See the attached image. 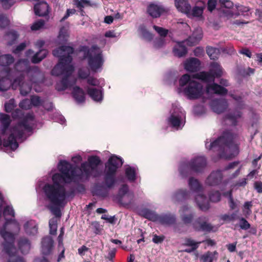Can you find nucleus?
<instances>
[{
  "mask_svg": "<svg viewBox=\"0 0 262 262\" xmlns=\"http://www.w3.org/2000/svg\"><path fill=\"white\" fill-rule=\"evenodd\" d=\"M236 135L229 130L224 131L221 136L206 146L209 150L219 151L220 158L230 159L238 154L239 149L237 144L234 142Z\"/></svg>",
  "mask_w": 262,
  "mask_h": 262,
  "instance_id": "1",
  "label": "nucleus"
},
{
  "mask_svg": "<svg viewBox=\"0 0 262 262\" xmlns=\"http://www.w3.org/2000/svg\"><path fill=\"white\" fill-rule=\"evenodd\" d=\"M34 120V116L33 114L28 113L21 120L12 127L11 133L9 135L8 138L3 140V146L9 147L12 150L16 149L18 147V143L16 138H22L25 130L27 132H31L33 130Z\"/></svg>",
  "mask_w": 262,
  "mask_h": 262,
  "instance_id": "2",
  "label": "nucleus"
},
{
  "mask_svg": "<svg viewBox=\"0 0 262 262\" xmlns=\"http://www.w3.org/2000/svg\"><path fill=\"white\" fill-rule=\"evenodd\" d=\"M58 168L60 173H56L52 176L53 184L51 185L64 187L60 184L61 180L66 183H69L73 181L76 177L80 175L77 174L76 166H74L66 160L60 161L58 165Z\"/></svg>",
  "mask_w": 262,
  "mask_h": 262,
  "instance_id": "3",
  "label": "nucleus"
},
{
  "mask_svg": "<svg viewBox=\"0 0 262 262\" xmlns=\"http://www.w3.org/2000/svg\"><path fill=\"white\" fill-rule=\"evenodd\" d=\"M179 85L182 88L186 86L184 92L189 99H197L203 95L202 84L191 79V77L188 74L183 75L180 78Z\"/></svg>",
  "mask_w": 262,
  "mask_h": 262,
  "instance_id": "4",
  "label": "nucleus"
},
{
  "mask_svg": "<svg viewBox=\"0 0 262 262\" xmlns=\"http://www.w3.org/2000/svg\"><path fill=\"white\" fill-rule=\"evenodd\" d=\"M84 59L87 60L89 70L96 73L102 69L104 62L102 52L97 45H93L90 49L84 51Z\"/></svg>",
  "mask_w": 262,
  "mask_h": 262,
  "instance_id": "5",
  "label": "nucleus"
},
{
  "mask_svg": "<svg viewBox=\"0 0 262 262\" xmlns=\"http://www.w3.org/2000/svg\"><path fill=\"white\" fill-rule=\"evenodd\" d=\"M14 70L18 74L17 76L23 75V78H29L30 81L37 82L40 71L36 66L31 67L28 59H19L14 65Z\"/></svg>",
  "mask_w": 262,
  "mask_h": 262,
  "instance_id": "6",
  "label": "nucleus"
},
{
  "mask_svg": "<svg viewBox=\"0 0 262 262\" xmlns=\"http://www.w3.org/2000/svg\"><path fill=\"white\" fill-rule=\"evenodd\" d=\"M47 199L54 205L61 206L66 199L64 187H59L47 183L43 187Z\"/></svg>",
  "mask_w": 262,
  "mask_h": 262,
  "instance_id": "7",
  "label": "nucleus"
},
{
  "mask_svg": "<svg viewBox=\"0 0 262 262\" xmlns=\"http://www.w3.org/2000/svg\"><path fill=\"white\" fill-rule=\"evenodd\" d=\"M73 58L72 56L67 55L59 59L58 62L51 71L52 75L59 77L60 76H71L74 71V66L71 64Z\"/></svg>",
  "mask_w": 262,
  "mask_h": 262,
  "instance_id": "8",
  "label": "nucleus"
},
{
  "mask_svg": "<svg viewBox=\"0 0 262 262\" xmlns=\"http://www.w3.org/2000/svg\"><path fill=\"white\" fill-rule=\"evenodd\" d=\"M12 222H16V221L12 219H7L3 228L0 230V235L4 240L3 243L4 251L9 254L16 251V247L14 245V235L12 233L6 230L8 223Z\"/></svg>",
  "mask_w": 262,
  "mask_h": 262,
  "instance_id": "9",
  "label": "nucleus"
},
{
  "mask_svg": "<svg viewBox=\"0 0 262 262\" xmlns=\"http://www.w3.org/2000/svg\"><path fill=\"white\" fill-rule=\"evenodd\" d=\"M23 75L16 76L12 81L11 88L13 90H16L19 88L20 94L23 96H27L32 90V83L34 82L30 81L29 78H27L28 81H25Z\"/></svg>",
  "mask_w": 262,
  "mask_h": 262,
  "instance_id": "10",
  "label": "nucleus"
},
{
  "mask_svg": "<svg viewBox=\"0 0 262 262\" xmlns=\"http://www.w3.org/2000/svg\"><path fill=\"white\" fill-rule=\"evenodd\" d=\"M128 185L127 184H123L119 188L118 193L115 197L118 203L124 207L129 206L133 200V194L128 193Z\"/></svg>",
  "mask_w": 262,
  "mask_h": 262,
  "instance_id": "11",
  "label": "nucleus"
},
{
  "mask_svg": "<svg viewBox=\"0 0 262 262\" xmlns=\"http://www.w3.org/2000/svg\"><path fill=\"white\" fill-rule=\"evenodd\" d=\"M189 162L191 170L197 173L203 172L207 165V160L204 156L196 157Z\"/></svg>",
  "mask_w": 262,
  "mask_h": 262,
  "instance_id": "12",
  "label": "nucleus"
},
{
  "mask_svg": "<svg viewBox=\"0 0 262 262\" xmlns=\"http://www.w3.org/2000/svg\"><path fill=\"white\" fill-rule=\"evenodd\" d=\"M123 164V159L116 155L111 156L105 164V170L116 173Z\"/></svg>",
  "mask_w": 262,
  "mask_h": 262,
  "instance_id": "13",
  "label": "nucleus"
},
{
  "mask_svg": "<svg viewBox=\"0 0 262 262\" xmlns=\"http://www.w3.org/2000/svg\"><path fill=\"white\" fill-rule=\"evenodd\" d=\"M207 221L206 216H200L193 221L192 227L197 231L210 232L213 227L210 224L207 222Z\"/></svg>",
  "mask_w": 262,
  "mask_h": 262,
  "instance_id": "14",
  "label": "nucleus"
},
{
  "mask_svg": "<svg viewBox=\"0 0 262 262\" xmlns=\"http://www.w3.org/2000/svg\"><path fill=\"white\" fill-rule=\"evenodd\" d=\"M227 101L225 99H215L210 103L211 110L219 114L223 113L228 107Z\"/></svg>",
  "mask_w": 262,
  "mask_h": 262,
  "instance_id": "15",
  "label": "nucleus"
},
{
  "mask_svg": "<svg viewBox=\"0 0 262 262\" xmlns=\"http://www.w3.org/2000/svg\"><path fill=\"white\" fill-rule=\"evenodd\" d=\"M206 91L207 93H213L220 96H225L228 92L227 89L214 82L207 84Z\"/></svg>",
  "mask_w": 262,
  "mask_h": 262,
  "instance_id": "16",
  "label": "nucleus"
},
{
  "mask_svg": "<svg viewBox=\"0 0 262 262\" xmlns=\"http://www.w3.org/2000/svg\"><path fill=\"white\" fill-rule=\"evenodd\" d=\"M74 49L73 47L63 45L53 50L52 54L54 56L59 57V59L62 57H66L67 55L72 56Z\"/></svg>",
  "mask_w": 262,
  "mask_h": 262,
  "instance_id": "17",
  "label": "nucleus"
},
{
  "mask_svg": "<svg viewBox=\"0 0 262 262\" xmlns=\"http://www.w3.org/2000/svg\"><path fill=\"white\" fill-rule=\"evenodd\" d=\"M223 179L222 171L217 170L212 172L207 177L206 183L209 186H216L219 185Z\"/></svg>",
  "mask_w": 262,
  "mask_h": 262,
  "instance_id": "18",
  "label": "nucleus"
},
{
  "mask_svg": "<svg viewBox=\"0 0 262 262\" xmlns=\"http://www.w3.org/2000/svg\"><path fill=\"white\" fill-rule=\"evenodd\" d=\"M77 167V169H78ZM79 170L81 171V173L77 174V175H80L79 176H77L76 178H78L79 179H81L82 177H84L86 180H89L90 178L92 176L93 172L95 171H92L91 168L89 167V164L86 162H83L81 164L80 168H79ZM98 174L95 173L93 175L94 178H96L98 177Z\"/></svg>",
  "mask_w": 262,
  "mask_h": 262,
  "instance_id": "19",
  "label": "nucleus"
},
{
  "mask_svg": "<svg viewBox=\"0 0 262 262\" xmlns=\"http://www.w3.org/2000/svg\"><path fill=\"white\" fill-rule=\"evenodd\" d=\"M201 62L199 59L194 57L190 58L184 63L185 69L189 72H197L200 70Z\"/></svg>",
  "mask_w": 262,
  "mask_h": 262,
  "instance_id": "20",
  "label": "nucleus"
},
{
  "mask_svg": "<svg viewBox=\"0 0 262 262\" xmlns=\"http://www.w3.org/2000/svg\"><path fill=\"white\" fill-rule=\"evenodd\" d=\"M147 11L148 14L153 18H158L165 12L166 10L162 6L150 4L147 7Z\"/></svg>",
  "mask_w": 262,
  "mask_h": 262,
  "instance_id": "21",
  "label": "nucleus"
},
{
  "mask_svg": "<svg viewBox=\"0 0 262 262\" xmlns=\"http://www.w3.org/2000/svg\"><path fill=\"white\" fill-rule=\"evenodd\" d=\"M53 246V240L49 236L44 237L41 241V252L43 255H48L51 252Z\"/></svg>",
  "mask_w": 262,
  "mask_h": 262,
  "instance_id": "22",
  "label": "nucleus"
},
{
  "mask_svg": "<svg viewBox=\"0 0 262 262\" xmlns=\"http://www.w3.org/2000/svg\"><path fill=\"white\" fill-rule=\"evenodd\" d=\"M190 192L186 189H180L175 191L172 195V199L175 202H182L187 200Z\"/></svg>",
  "mask_w": 262,
  "mask_h": 262,
  "instance_id": "23",
  "label": "nucleus"
},
{
  "mask_svg": "<svg viewBox=\"0 0 262 262\" xmlns=\"http://www.w3.org/2000/svg\"><path fill=\"white\" fill-rule=\"evenodd\" d=\"M35 14L39 16L47 15L49 13V6L46 2H40L34 5Z\"/></svg>",
  "mask_w": 262,
  "mask_h": 262,
  "instance_id": "24",
  "label": "nucleus"
},
{
  "mask_svg": "<svg viewBox=\"0 0 262 262\" xmlns=\"http://www.w3.org/2000/svg\"><path fill=\"white\" fill-rule=\"evenodd\" d=\"M17 246L21 253L27 254L31 248V243L27 237H21L18 239Z\"/></svg>",
  "mask_w": 262,
  "mask_h": 262,
  "instance_id": "25",
  "label": "nucleus"
},
{
  "mask_svg": "<svg viewBox=\"0 0 262 262\" xmlns=\"http://www.w3.org/2000/svg\"><path fill=\"white\" fill-rule=\"evenodd\" d=\"M115 173L106 170L104 176V184L107 188H112L116 182Z\"/></svg>",
  "mask_w": 262,
  "mask_h": 262,
  "instance_id": "26",
  "label": "nucleus"
},
{
  "mask_svg": "<svg viewBox=\"0 0 262 262\" xmlns=\"http://www.w3.org/2000/svg\"><path fill=\"white\" fill-rule=\"evenodd\" d=\"M14 61V57L10 54H5L0 56V65L5 67V70L7 74H9L11 71L8 67Z\"/></svg>",
  "mask_w": 262,
  "mask_h": 262,
  "instance_id": "27",
  "label": "nucleus"
},
{
  "mask_svg": "<svg viewBox=\"0 0 262 262\" xmlns=\"http://www.w3.org/2000/svg\"><path fill=\"white\" fill-rule=\"evenodd\" d=\"M72 94L77 103H80L85 101V93L83 89L79 86L73 87Z\"/></svg>",
  "mask_w": 262,
  "mask_h": 262,
  "instance_id": "28",
  "label": "nucleus"
},
{
  "mask_svg": "<svg viewBox=\"0 0 262 262\" xmlns=\"http://www.w3.org/2000/svg\"><path fill=\"white\" fill-rule=\"evenodd\" d=\"M195 201L199 207L203 211L209 209V203L207 200L206 196L203 194H199L195 196Z\"/></svg>",
  "mask_w": 262,
  "mask_h": 262,
  "instance_id": "29",
  "label": "nucleus"
},
{
  "mask_svg": "<svg viewBox=\"0 0 262 262\" xmlns=\"http://www.w3.org/2000/svg\"><path fill=\"white\" fill-rule=\"evenodd\" d=\"M174 5L177 10L184 14L188 12L191 6L187 0H174Z\"/></svg>",
  "mask_w": 262,
  "mask_h": 262,
  "instance_id": "30",
  "label": "nucleus"
},
{
  "mask_svg": "<svg viewBox=\"0 0 262 262\" xmlns=\"http://www.w3.org/2000/svg\"><path fill=\"white\" fill-rule=\"evenodd\" d=\"M0 122L2 124V134L5 135L11 123L10 116L4 113H0Z\"/></svg>",
  "mask_w": 262,
  "mask_h": 262,
  "instance_id": "31",
  "label": "nucleus"
},
{
  "mask_svg": "<svg viewBox=\"0 0 262 262\" xmlns=\"http://www.w3.org/2000/svg\"><path fill=\"white\" fill-rule=\"evenodd\" d=\"M193 78L201 80L205 82H214V77L210 72H201L193 75Z\"/></svg>",
  "mask_w": 262,
  "mask_h": 262,
  "instance_id": "32",
  "label": "nucleus"
},
{
  "mask_svg": "<svg viewBox=\"0 0 262 262\" xmlns=\"http://www.w3.org/2000/svg\"><path fill=\"white\" fill-rule=\"evenodd\" d=\"M31 105L32 104L34 106L38 107L39 106H42L46 110L50 111L52 108V104L51 103L49 104V106H46L44 104L43 101L40 99V97L38 96L33 95L31 97L30 99Z\"/></svg>",
  "mask_w": 262,
  "mask_h": 262,
  "instance_id": "33",
  "label": "nucleus"
},
{
  "mask_svg": "<svg viewBox=\"0 0 262 262\" xmlns=\"http://www.w3.org/2000/svg\"><path fill=\"white\" fill-rule=\"evenodd\" d=\"M88 94L94 101L100 102L103 99V94L101 90L96 88H89L87 90Z\"/></svg>",
  "mask_w": 262,
  "mask_h": 262,
  "instance_id": "34",
  "label": "nucleus"
},
{
  "mask_svg": "<svg viewBox=\"0 0 262 262\" xmlns=\"http://www.w3.org/2000/svg\"><path fill=\"white\" fill-rule=\"evenodd\" d=\"M157 220L162 224L170 225L176 223V219L173 214H166L160 216L158 215Z\"/></svg>",
  "mask_w": 262,
  "mask_h": 262,
  "instance_id": "35",
  "label": "nucleus"
},
{
  "mask_svg": "<svg viewBox=\"0 0 262 262\" xmlns=\"http://www.w3.org/2000/svg\"><path fill=\"white\" fill-rule=\"evenodd\" d=\"M173 52L176 56L182 57L186 55L187 53V49L185 46L184 45L183 42H179L176 46L173 49Z\"/></svg>",
  "mask_w": 262,
  "mask_h": 262,
  "instance_id": "36",
  "label": "nucleus"
},
{
  "mask_svg": "<svg viewBox=\"0 0 262 262\" xmlns=\"http://www.w3.org/2000/svg\"><path fill=\"white\" fill-rule=\"evenodd\" d=\"M70 76L67 75L63 76L61 80L56 83V89L58 91H62L70 86L71 84L69 79Z\"/></svg>",
  "mask_w": 262,
  "mask_h": 262,
  "instance_id": "37",
  "label": "nucleus"
},
{
  "mask_svg": "<svg viewBox=\"0 0 262 262\" xmlns=\"http://www.w3.org/2000/svg\"><path fill=\"white\" fill-rule=\"evenodd\" d=\"M137 170L135 167L128 166L125 169V175L130 182H134L137 179Z\"/></svg>",
  "mask_w": 262,
  "mask_h": 262,
  "instance_id": "38",
  "label": "nucleus"
},
{
  "mask_svg": "<svg viewBox=\"0 0 262 262\" xmlns=\"http://www.w3.org/2000/svg\"><path fill=\"white\" fill-rule=\"evenodd\" d=\"M86 162L92 171H97V167L101 164V161L98 156H91L89 157Z\"/></svg>",
  "mask_w": 262,
  "mask_h": 262,
  "instance_id": "39",
  "label": "nucleus"
},
{
  "mask_svg": "<svg viewBox=\"0 0 262 262\" xmlns=\"http://www.w3.org/2000/svg\"><path fill=\"white\" fill-rule=\"evenodd\" d=\"M242 116V113L239 111H235L225 115V118L230 120L232 124L236 126L237 124V119Z\"/></svg>",
  "mask_w": 262,
  "mask_h": 262,
  "instance_id": "40",
  "label": "nucleus"
},
{
  "mask_svg": "<svg viewBox=\"0 0 262 262\" xmlns=\"http://www.w3.org/2000/svg\"><path fill=\"white\" fill-rule=\"evenodd\" d=\"M210 69L209 71L213 75L214 78H219L222 76L223 68L217 62H213L211 63Z\"/></svg>",
  "mask_w": 262,
  "mask_h": 262,
  "instance_id": "41",
  "label": "nucleus"
},
{
  "mask_svg": "<svg viewBox=\"0 0 262 262\" xmlns=\"http://www.w3.org/2000/svg\"><path fill=\"white\" fill-rule=\"evenodd\" d=\"M168 121L172 127L178 129L181 124V117L179 115L172 114L169 117Z\"/></svg>",
  "mask_w": 262,
  "mask_h": 262,
  "instance_id": "42",
  "label": "nucleus"
},
{
  "mask_svg": "<svg viewBox=\"0 0 262 262\" xmlns=\"http://www.w3.org/2000/svg\"><path fill=\"white\" fill-rule=\"evenodd\" d=\"M188 184L190 189L193 191L196 192H200L202 191V186L200 183L199 181L193 177H190L189 179Z\"/></svg>",
  "mask_w": 262,
  "mask_h": 262,
  "instance_id": "43",
  "label": "nucleus"
},
{
  "mask_svg": "<svg viewBox=\"0 0 262 262\" xmlns=\"http://www.w3.org/2000/svg\"><path fill=\"white\" fill-rule=\"evenodd\" d=\"M203 8L199 6H194L192 9H189L188 12L185 14L189 18L202 17Z\"/></svg>",
  "mask_w": 262,
  "mask_h": 262,
  "instance_id": "44",
  "label": "nucleus"
},
{
  "mask_svg": "<svg viewBox=\"0 0 262 262\" xmlns=\"http://www.w3.org/2000/svg\"><path fill=\"white\" fill-rule=\"evenodd\" d=\"M48 51L45 49H41L34 54L31 59V61L33 63H38L43 59L48 54Z\"/></svg>",
  "mask_w": 262,
  "mask_h": 262,
  "instance_id": "45",
  "label": "nucleus"
},
{
  "mask_svg": "<svg viewBox=\"0 0 262 262\" xmlns=\"http://www.w3.org/2000/svg\"><path fill=\"white\" fill-rule=\"evenodd\" d=\"M202 38V34L200 32H193L187 39V43L190 46H193L198 43Z\"/></svg>",
  "mask_w": 262,
  "mask_h": 262,
  "instance_id": "46",
  "label": "nucleus"
},
{
  "mask_svg": "<svg viewBox=\"0 0 262 262\" xmlns=\"http://www.w3.org/2000/svg\"><path fill=\"white\" fill-rule=\"evenodd\" d=\"M194 215L193 212H191L189 214L183 213L180 215V219L183 223L185 225H188L191 224L192 225Z\"/></svg>",
  "mask_w": 262,
  "mask_h": 262,
  "instance_id": "47",
  "label": "nucleus"
},
{
  "mask_svg": "<svg viewBox=\"0 0 262 262\" xmlns=\"http://www.w3.org/2000/svg\"><path fill=\"white\" fill-rule=\"evenodd\" d=\"M179 170L183 177H187L189 174L190 171H192L190 168L189 162L181 163L179 166Z\"/></svg>",
  "mask_w": 262,
  "mask_h": 262,
  "instance_id": "48",
  "label": "nucleus"
},
{
  "mask_svg": "<svg viewBox=\"0 0 262 262\" xmlns=\"http://www.w3.org/2000/svg\"><path fill=\"white\" fill-rule=\"evenodd\" d=\"M139 30L144 39L148 41L152 40L154 37L152 34L148 31L144 25L140 26Z\"/></svg>",
  "mask_w": 262,
  "mask_h": 262,
  "instance_id": "49",
  "label": "nucleus"
},
{
  "mask_svg": "<svg viewBox=\"0 0 262 262\" xmlns=\"http://www.w3.org/2000/svg\"><path fill=\"white\" fill-rule=\"evenodd\" d=\"M206 52L210 58L212 60L217 59L220 54L219 50L217 48L212 47H207Z\"/></svg>",
  "mask_w": 262,
  "mask_h": 262,
  "instance_id": "50",
  "label": "nucleus"
},
{
  "mask_svg": "<svg viewBox=\"0 0 262 262\" xmlns=\"http://www.w3.org/2000/svg\"><path fill=\"white\" fill-rule=\"evenodd\" d=\"M12 81H11L7 77H3L0 79V91H7L11 86Z\"/></svg>",
  "mask_w": 262,
  "mask_h": 262,
  "instance_id": "51",
  "label": "nucleus"
},
{
  "mask_svg": "<svg viewBox=\"0 0 262 262\" xmlns=\"http://www.w3.org/2000/svg\"><path fill=\"white\" fill-rule=\"evenodd\" d=\"M220 220L226 222H230L236 220L238 216L236 212H233L231 214H224L220 216Z\"/></svg>",
  "mask_w": 262,
  "mask_h": 262,
  "instance_id": "52",
  "label": "nucleus"
},
{
  "mask_svg": "<svg viewBox=\"0 0 262 262\" xmlns=\"http://www.w3.org/2000/svg\"><path fill=\"white\" fill-rule=\"evenodd\" d=\"M209 200L213 203H217L221 201V193L219 190H212L209 193Z\"/></svg>",
  "mask_w": 262,
  "mask_h": 262,
  "instance_id": "53",
  "label": "nucleus"
},
{
  "mask_svg": "<svg viewBox=\"0 0 262 262\" xmlns=\"http://www.w3.org/2000/svg\"><path fill=\"white\" fill-rule=\"evenodd\" d=\"M217 254L218 253L216 251L213 252L208 251L201 256V260L202 262H213L214 255Z\"/></svg>",
  "mask_w": 262,
  "mask_h": 262,
  "instance_id": "54",
  "label": "nucleus"
},
{
  "mask_svg": "<svg viewBox=\"0 0 262 262\" xmlns=\"http://www.w3.org/2000/svg\"><path fill=\"white\" fill-rule=\"evenodd\" d=\"M6 35L8 36L10 40L8 42L9 46L12 45L18 37L17 32L14 30L10 31L6 33Z\"/></svg>",
  "mask_w": 262,
  "mask_h": 262,
  "instance_id": "55",
  "label": "nucleus"
},
{
  "mask_svg": "<svg viewBox=\"0 0 262 262\" xmlns=\"http://www.w3.org/2000/svg\"><path fill=\"white\" fill-rule=\"evenodd\" d=\"M30 223L26 222L24 225V229L25 232L29 235H35L37 233L38 228L36 225H34L32 227H29Z\"/></svg>",
  "mask_w": 262,
  "mask_h": 262,
  "instance_id": "56",
  "label": "nucleus"
},
{
  "mask_svg": "<svg viewBox=\"0 0 262 262\" xmlns=\"http://www.w3.org/2000/svg\"><path fill=\"white\" fill-rule=\"evenodd\" d=\"M143 213V216L146 219L152 221H155L158 220V215L148 209L144 210Z\"/></svg>",
  "mask_w": 262,
  "mask_h": 262,
  "instance_id": "57",
  "label": "nucleus"
},
{
  "mask_svg": "<svg viewBox=\"0 0 262 262\" xmlns=\"http://www.w3.org/2000/svg\"><path fill=\"white\" fill-rule=\"evenodd\" d=\"M17 252V250L13 252H12L11 254H7L10 256L9 259H8V262H25L24 258L19 256L15 255V253ZM7 254V253H6Z\"/></svg>",
  "mask_w": 262,
  "mask_h": 262,
  "instance_id": "58",
  "label": "nucleus"
},
{
  "mask_svg": "<svg viewBox=\"0 0 262 262\" xmlns=\"http://www.w3.org/2000/svg\"><path fill=\"white\" fill-rule=\"evenodd\" d=\"M16 106L15 100L14 99H11L8 102L5 103V111L7 113H10L14 110Z\"/></svg>",
  "mask_w": 262,
  "mask_h": 262,
  "instance_id": "59",
  "label": "nucleus"
},
{
  "mask_svg": "<svg viewBox=\"0 0 262 262\" xmlns=\"http://www.w3.org/2000/svg\"><path fill=\"white\" fill-rule=\"evenodd\" d=\"M153 28L162 37H165L168 34V30L167 29L156 25H154Z\"/></svg>",
  "mask_w": 262,
  "mask_h": 262,
  "instance_id": "60",
  "label": "nucleus"
},
{
  "mask_svg": "<svg viewBox=\"0 0 262 262\" xmlns=\"http://www.w3.org/2000/svg\"><path fill=\"white\" fill-rule=\"evenodd\" d=\"M9 20L4 14H0V28L4 29L9 25Z\"/></svg>",
  "mask_w": 262,
  "mask_h": 262,
  "instance_id": "61",
  "label": "nucleus"
},
{
  "mask_svg": "<svg viewBox=\"0 0 262 262\" xmlns=\"http://www.w3.org/2000/svg\"><path fill=\"white\" fill-rule=\"evenodd\" d=\"M3 214L4 216H11L12 217L15 216V212L12 206L7 205L4 209Z\"/></svg>",
  "mask_w": 262,
  "mask_h": 262,
  "instance_id": "62",
  "label": "nucleus"
},
{
  "mask_svg": "<svg viewBox=\"0 0 262 262\" xmlns=\"http://www.w3.org/2000/svg\"><path fill=\"white\" fill-rule=\"evenodd\" d=\"M4 9H9L15 3V0H0Z\"/></svg>",
  "mask_w": 262,
  "mask_h": 262,
  "instance_id": "63",
  "label": "nucleus"
},
{
  "mask_svg": "<svg viewBox=\"0 0 262 262\" xmlns=\"http://www.w3.org/2000/svg\"><path fill=\"white\" fill-rule=\"evenodd\" d=\"M90 72L83 68H80L78 71V76L81 79H86L90 76Z\"/></svg>",
  "mask_w": 262,
  "mask_h": 262,
  "instance_id": "64",
  "label": "nucleus"
}]
</instances>
